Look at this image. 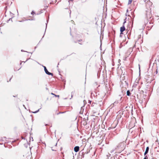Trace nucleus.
Returning <instances> with one entry per match:
<instances>
[{
    "label": "nucleus",
    "instance_id": "19",
    "mask_svg": "<svg viewBox=\"0 0 159 159\" xmlns=\"http://www.w3.org/2000/svg\"><path fill=\"white\" fill-rule=\"evenodd\" d=\"M94 85H97V83H95V84H94Z\"/></svg>",
    "mask_w": 159,
    "mask_h": 159
},
{
    "label": "nucleus",
    "instance_id": "24",
    "mask_svg": "<svg viewBox=\"0 0 159 159\" xmlns=\"http://www.w3.org/2000/svg\"><path fill=\"white\" fill-rule=\"evenodd\" d=\"M91 101H89V103L90 104L91 103Z\"/></svg>",
    "mask_w": 159,
    "mask_h": 159
},
{
    "label": "nucleus",
    "instance_id": "29",
    "mask_svg": "<svg viewBox=\"0 0 159 159\" xmlns=\"http://www.w3.org/2000/svg\"><path fill=\"white\" fill-rule=\"evenodd\" d=\"M11 79H10V80H11Z\"/></svg>",
    "mask_w": 159,
    "mask_h": 159
},
{
    "label": "nucleus",
    "instance_id": "2",
    "mask_svg": "<svg viewBox=\"0 0 159 159\" xmlns=\"http://www.w3.org/2000/svg\"><path fill=\"white\" fill-rule=\"evenodd\" d=\"M124 142H121L119 143L117 146V148H118V149H120L121 150H122L123 149V148L124 147Z\"/></svg>",
    "mask_w": 159,
    "mask_h": 159
},
{
    "label": "nucleus",
    "instance_id": "6",
    "mask_svg": "<svg viewBox=\"0 0 159 159\" xmlns=\"http://www.w3.org/2000/svg\"><path fill=\"white\" fill-rule=\"evenodd\" d=\"M149 148L148 147H147L146 149V151L144 153V155L145 156L148 153V152L149 151Z\"/></svg>",
    "mask_w": 159,
    "mask_h": 159
},
{
    "label": "nucleus",
    "instance_id": "1",
    "mask_svg": "<svg viewBox=\"0 0 159 159\" xmlns=\"http://www.w3.org/2000/svg\"><path fill=\"white\" fill-rule=\"evenodd\" d=\"M152 4V3L150 1H147L146 3V7L147 10L146 11V17L148 20L151 19L152 17V14L151 13V7Z\"/></svg>",
    "mask_w": 159,
    "mask_h": 159
},
{
    "label": "nucleus",
    "instance_id": "13",
    "mask_svg": "<svg viewBox=\"0 0 159 159\" xmlns=\"http://www.w3.org/2000/svg\"><path fill=\"white\" fill-rule=\"evenodd\" d=\"M143 159H148V157L147 156H146Z\"/></svg>",
    "mask_w": 159,
    "mask_h": 159
},
{
    "label": "nucleus",
    "instance_id": "7",
    "mask_svg": "<svg viewBox=\"0 0 159 159\" xmlns=\"http://www.w3.org/2000/svg\"><path fill=\"white\" fill-rule=\"evenodd\" d=\"M126 93H127V96H130V95L131 94V93H130V91L129 90H128L127 91Z\"/></svg>",
    "mask_w": 159,
    "mask_h": 159
},
{
    "label": "nucleus",
    "instance_id": "11",
    "mask_svg": "<svg viewBox=\"0 0 159 159\" xmlns=\"http://www.w3.org/2000/svg\"><path fill=\"white\" fill-rule=\"evenodd\" d=\"M48 19H47V23L46 24V29H45V30H46V29L47 26V23L48 22Z\"/></svg>",
    "mask_w": 159,
    "mask_h": 159
},
{
    "label": "nucleus",
    "instance_id": "25",
    "mask_svg": "<svg viewBox=\"0 0 159 159\" xmlns=\"http://www.w3.org/2000/svg\"><path fill=\"white\" fill-rule=\"evenodd\" d=\"M72 96H72V95H71V98H72Z\"/></svg>",
    "mask_w": 159,
    "mask_h": 159
},
{
    "label": "nucleus",
    "instance_id": "3",
    "mask_svg": "<svg viewBox=\"0 0 159 159\" xmlns=\"http://www.w3.org/2000/svg\"><path fill=\"white\" fill-rule=\"evenodd\" d=\"M43 67H44V71H45V72L48 75H51L52 76H53L52 73L49 72L48 70H47V69L46 68V66H43Z\"/></svg>",
    "mask_w": 159,
    "mask_h": 159
},
{
    "label": "nucleus",
    "instance_id": "9",
    "mask_svg": "<svg viewBox=\"0 0 159 159\" xmlns=\"http://www.w3.org/2000/svg\"><path fill=\"white\" fill-rule=\"evenodd\" d=\"M119 98H120V100H121V98H122V97H121V95H119Z\"/></svg>",
    "mask_w": 159,
    "mask_h": 159
},
{
    "label": "nucleus",
    "instance_id": "12",
    "mask_svg": "<svg viewBox=\"0 0 159 159\" xmlns=\"http://www.w3.org/2000/svg\"><path fill=\"white\" fill-rule=\"evenodd\" d=\"M34 14H35V12L34 11H32L31 12V14L33 15Z\"/></svg>",
    "mask_w": 159,
    "mask_h": 159
},
{
    "label": "nucleus",
    "instance_id": "20",
    "mask_svg": "<svg viewBox=\"0 0 159 159\" xmlns=\"http://www.w3.org/2000/svg\"><path fill=\"white\" fill-rule=\"evenodd\" d=\"M21 52H25V51H24L23 50H21Z\"/></svg>",
    "mask_w": 159,
    "mask_h": 159
},
{
    "label": "nucleus",
    "instance_id": "21",
    "mask_svg": "<svg viewBox=\"0 0 159 159\" xmlns=\"http://www.w3.org/2000/svg\"><path fill=\"white\" fill-rule=\"evenodd\" d=\"M42 12H43L42 11H40V13H42Z\"/></svg>",
    "mask_w": 159,
    "mask_h": 159
},
{
    "label": "nucleus",
    "instance_id": "28",
    "mask_svg": "<svg viewBox=\"0 0 159 159\" xmlns=\"http://www.w3.org/2000/svg\"><path fill=\"white\" fill-rule=\"evenodd\" d=\"M22 62H20V65L21 64Z\"/></svg>",
    "mask_w": 159,
    "mask_h": 159
},
{
    "label": "nucleus",
    "instance_id": "10",
    "mask_svg": "<svg viewBox=\"0 0 159 159\" xmlns=\"http://www.w3.org/2000/svg\"><path fill=\"white\" fill-rule=\"evenodd\" d=\"M39 110V109H38L37 111H34V112H33V113H36L37 112H38Z\"/></svg>",
    "mask_w": 159,
    "mask_h": 159
},
{
    "label": "nucleus",
    "instance_id": "14",
    "mask_svg": "<svg viewBox=\"0 0 159 159\" xmlns=\"http://www.w3.org/2000/svg\"><path fill=\"white\" fill-rule=\"evenodd\" d=\"M55 96L56 97H59V95H55Z\"/></svg>",
    "mask_w": 159,
    "mask_h": 159
},
{
    "label": "nucleus",
    "instance_id": "16",
    "mask_svg": "<svg viewBox=\"0 0 159 159\" xmlns=\"http://www.w3.org/2000/svg\"><path fill=\"white\" fill-rule=\"evenodd\" d=\"M81 41H82V40L81 39L80 40H78V42H80Z\"/></svg>",
    "mask_w": 159,
    "mask_h": 159
},
{
    "label": "nucleus",
    "instance_id": "23",
    "mask_svg": "<svg viewBox=\"0 0 159 159\" xmlns=\"http://www.w3.org/2000/svg\"><path fill=\"white\" fill-rule=\"evenodd\" d=\"M125 22H126V21H124V24L125 23Z\"/></svg>",
    "mask_w": 159,
    "mask_h": 159
},
{
    "label": "nucleus",
    "instance_id": "22",
    "mask_svg": "<svg viewBox=\"0 0 159 159\" xmlns=\"http://www.w3.org/2000/svg\"><path fill=\"white\" fill-rule=\"evenodd\" d=\"M112 105H114V103H113V104H111V106H112Z\"/></svg>",
    "mask_w": 159,
    "mask_h": 159
},
{
    "label": "nucleus",
    "instance_id": "27",
    "mask_svg": "<svg viewBox=\"0 0 159 159\" xmlns=\"http://www.w3.org/2000/svg\"><path fill=\"white\" fill-rule=\"evenodd\" d=\"M119 102H118V101H117V102H116V103H118Z\"/></svg>",
    "mask_w": 159,
    "mask_h": 159
},
{
    "label": "nucleus",
    "instance_id": "31",
    "mask_svg": "<svg viewBox=\"0 0 159 159\" xmlns=\"http://www.w3.org/2000/svg\"><path fill=\"white\" fill-rule=\"evenodd\" d=\"M72 21L73 22H74V21Z\"/></svg>",
    "mask_w": 159,
    "mask_h": 159
},
{
    "label": "nucleus",
    "instance_id": "18",
    "mask_svg": "<svg viewBox=\"0 0 159 159\" xmlns=\"http://www.w3.org/2000/svg\"><path fill=\"white\" fill-rule=\"evenodd\" d=\"M113 151H114V150L111 151V153H112V152H113Z\"/></svg>",
    "mask_w": 159,
    "mask_h": 159
},
{
    "label": "nucleus",
    "instance_id": "4",
    "mask_svg": "<svg viewBox=\"0 0 159 159\" xmlns=\"http://www.w3.org/2000/svg\"><path fill=\"white\" fill-rule=\"evenodd\" d=\"M125 26L124 25H123L122 27H120V34H123V32L125 31Z\"/></svg>",
    "mask_w": 159,
    "mask_h": 159
},
{
    "label": "nucleus",
    "instance_id": "17",
    "mask_svg": "<svg viewBox=\"0 0 159 159\" xmlns=\"http://www.w3.org/2000/svg\"><path fill=\"white\" fill-rule=\"evenodd\" d=\"M107 84H106L105 86H106V87H107Z\"/></svg>",
    "mask_w": 159,
    "mask_h": 159
},
{
    "label": "nucleus",
    "instance_id": "15",
    "mask_svg": "<svg viewBox=\"0 0 159 159\" xmlns=\"http://www.w3.org/2000/svg\"><path fill=\"white\" fill-rule=\"evenodd\" d=\"M51 94H52V95H54V96L55 95V94L54 93H51Z\"/></svg>",
    "mask_w": 159,
    "mask_h": 159
},
{
    "label": "nucleus",
    "instance_id": "33",
    "mask_svg": "<svg viewBox=\"0 0 159 159\" xmlns=\"http://www.w3.org/2000/svg\"><path fill=\"white\" fill-rule=\"evenodd\" d=\"M2 143H0V144H2Z\"/></svg>",
    "mask_w": 159,
    "mask_h": 159
},
{
    "label": "nucleus",
    "instance_id": "32",
    "mask_svg": "<svg viewBox=\"0 0 159 159\" xmlns=\"http://www.w3.org/2000/svg\"><path fill=\"white\" fill-rule=\"evenodd\" d=\"M4 139H5V138H6V137H4Z\"/></svg>",
    "mask_w": 159,
    "mask_h": 159
},
{
    "label": "nucleus",
    "instance_id": "26",
    "mask_svg": "<svg viewBox=\"0 0 159 159\" xmlns=\"http://www.w3.org/2000/svg\"><path fill=\"white\" fill-rule=\"evenodd\" d=\"M111 129V127H109L108 129Z\"/></svg>",
    "mask_w": 159,
    "mask_h": 159
},
{
    "label": "nucleus",
    "instance_id": "8",
    "mask_svg": "<svg viewBox=\"0 0 159 159\" xmlns=\"http://www.w3.org/2000/svg\"><path fill=\"white\" fill-rule=\"evenodd\" d=\"M132 0H129L128 4H130L131 3Z\"/></svg>",
    "mask_w": 159,
    "mask_h": 159
},
{
    "label": "nucleus",
    "instance_id": "5",
    "mask_svg": "<svg viewBox=\"0 0 159 159\" xmlns=\"http://www.w3.org/2000/svg\"><path fill=\"white\" fill-rule=\"evenodd\" d=\"M79 147L78 146H76L74 148V150L75 152H77L79 151Z\"/></svg>",
    "mask_w": 159,
    "mask_h": 159
},
{
    "label": "nucleus",
    "instance_id": "30",
    "mask_svg": "<svg viewBox=\"0 0 159 159\" xmlns=\"http://www.w3.org/2000/svg\"><path fill=\"white\" fill-rule=\"evenodd\" d=\"M11 19V18H10L9 20H10Z\"/></svg>",
    "mask_w": 159,
    "mask_h": 159
}]
</instances>
